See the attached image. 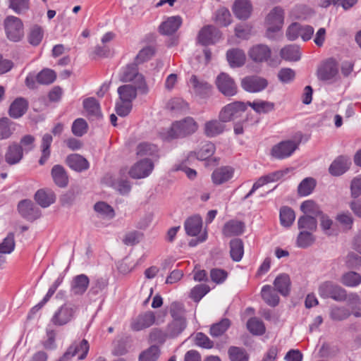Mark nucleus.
<instances>
[{
	"mask_svg": "<svg viewBox=\"0 0 361 361\" xmlns=\"http://www.w3.org/2000/svg\"><path fill=\"white\" fill-rule=\"evenodd\" d=\"M285 11L279 6L274 7L267 15L264 23L267 27L266 37L270 39H276L281 36V30L284 24Z\"/></svg>",
	"mask_w": 361,
	"mask_h": 361,
	"instance_id": "obj_1",
	"label": "nucleus"
},
{
	"mask_svg": "<svg viewBox=\"0 0 361 361\" xmlns=\"http://www.w3.org/2000/svg\"><path fill=\"white\" fill-rule=\"evenodd\" d=\"M137 63H133L126 66L123 71L121 80L124 82H134L141 94H145L149 92V87L144 76L138 71Z\"/></svg>",
	"mask_w": 361,
	"mask_h": 361,
	"instance_id": "obj_2",
	"label": "nucleus"
},
{
	"mask_svg": "<svg viewBox=\"0 0 361 361\" xmlns=\"http://www.w3.org/2000/svg\"><path fill=\"white\" fill-rule=\"evenodd\" d=\"M250 58L257 62L269 61L270 65L275 66L280 63L276 51L271 50L269 47H252L250 51Z\"/></svg>",
	"mask_w": 361,
	"mask_h": 361,
	"instance_id": "obj_3",
	"label": "nucleus"
},
{
	"mask_svg": "<svg viewBox=\"0 0 361 361\" xmlns=\"http://www.w3.org/2000/svg\"><path fill=\"white\" fill-rule=\"evenodd\" d=\"M314 34V28L308 25H301L299 23H291L286 30V37L290 41H294L300 37L303 42L309 41Z\"/></svg>",
	"mask_w": 361,
	"mask_h": 361,
	"instance_id": "obj_4",
	"label": "nucleus"
},
{
	"mask_svg": "<svg viewBox=\"0 0 361 361\" xmlns=\"http://www.w3.org/2000/svg\"><path fill=\"white\" fill-rule=\"evenodd\" d=\"M4 27L8 39L18 42L23 37V24L22 20L16 16H8L4 20Z\"/></svg>",
	"mask_w": 361,
	"mask_h": 361,
	"instance_id": "obj_5",
	"label": "nucleus"
},
{
	"mask_svg": "<svg viewBox=\"0 0 361 361\" xmlns=\"http://www.w3.org/2000/svg\"><path fill=\"white\" fill-rule=\"evenodd\" d=\"M78 307L75 305L66 302L61 306L51 318L52 323L56 326H63L73 317Z\"/></svg>",
	"mask_w": 361,
	"mask_h": 361,
	"instance_id": "obj_6",
	"label": "nucleus"
},
{
	"mask_svg": "<svg viewBox=\"0 0 361 361\" xmlns=\"http://www.w3.org/2000/svg\"><path fill=\"white\" fill-rule=\"evenodd\" d=\"M218 90L226 97H233L237 93V85L234 80L227 73H220L216 80Z\"/></svg>",
	"mask_w": 361,
	"mask_h": 361,
	"instance_id": "obj_7",
	"label": "nucleus"
},
{
	"mask_svg": "<svg viewBox=\"0 0 361 361\" xmlns=\"http://www.w3.org/2000/svg\"><path fill=\"white\" fill-rule=\"evenodd\" d=\"M247 108V103L236 101L224 106L219 112V118L222 122L231 121L239 113L244 112Z\"/></svg>",
	"mask_w": 361,
	"mask_h": 361,
	"instance_id": "obj_8",
	"label": "nucleus"
},
{
	"mask_svg": "<svg viewBox=\"0 0 361 361\" xmlns=\"http://www.w3.org/2000/svg\"><path fill=\"white\" fill-rule=\"evenodd\" d=\"M154 169V164L149 159H142L136 162L128 171L129 176L134 179L147 177Z\"/></svg>",
	"mask_w": 361,
	"mask_h": 361,
	"instance_id": "obj_9",
	"label": "nucleus"
},
{
	"mask_svg": "<svg viewBox=\"0 0 361 361\" xmlns=\"http://www.w3.org/2000/svg\"><path fill=\"white\" fill-rule=\"evenodd\" d=\"M240 84L244 90L254 93L264 90L268 85V82L265 78L250 75L243 78Z\"/></svg>",
	"mask_w": 361,
	"mask_h": 361,
	"instance_id": "obj_10",
	"label": "nucleus"
},
{
	"mask_svg": "<svg viewBox=\"0 0 361 361\" xmlns=\"http://www.w3.org/2000/svg\"><path fill=\"white\" fill-rule=\"evenodd\" d=\"M221 37V32L212 25L203 27L199 32L197 39L202 45H209L219 42Z\"/></svg>",
	"mask_w": 361,
	"mask_h": 361,
	"instance_id": "obj_11",
	"label": "nucleus"
},
{
	"mask_svg": "<svg viewBox=\"0 0 361 361\" xmlns=\"http://www.w3.org/2000/svg\"><path fill=\"white\" fill-rule=\"evenodd\" d=\"M297 147V143L293 141H283L273 147L271 155L276 159H282L290 156Z\"/></svg>",
	"mask_w": 361,
	"mask_h": 361,
	"instance_id": "obj_12",
	"label": "nucleus"
},
{
	"mask_svg": "<svg viewBox=\"0 0 361 361\" xmlns=\"http://www.w3.org/2000/svg\"><path fill=\"white\" fill-rule=\"evenodd\" d=\"M18 209L21 216L29 221H34L40 216V211L31 200H24L20 201L18 205Z\"/></svg>",
	"mask_w": 361,
	"mask_h": 361,
	"instance_id": "obj_13",
	"label": "nucleus"
},
{
	"mask_svg": "<svg viewBox=\"0 0 361 361\" xmlns=\"http://www.w3.org/2000/svg\"><path fill=\"white\" fill-rule=\"evenodd\" d=\"M232 11L237 18L247 20L252 14V4L250 0H235Z\"/></svg>",
	"mask_w": 361,
	"mask_h": 361,
	"instance_id": "obj_14",
	"label": "nucleus"
},
{
	"mask_svg": "<svg viewBox=\"0 0 361 361\" xmlns=\"http://www.w3.org/2000/svg\"><path fill=\"white\" fill-rule=\"evenodd\" d=\"M337 64L333 60H328L317 71V77L320 80L327 81L334 79L338 74Z\"/></svg>",
	"mask_w": 361,
	"mask_h": 361,
	"instance_id": "obj_15",
	"label": "nucleus"
},
{
	"mask_svg": "<svg viewBox=\"0 0 361 361\" xmlns=\"http://www.w3.org/2000/svg\"><path fill=\"white\" fill-rule=\"evenodd\" d=\"M89 351V344L87 340L83 339L79 345H73L69 347L59 361H67L71 357H73L78 353H82L79 356L80 360H83Z\"/></svg>",
	"mask_w": 361,
	"mask_h": 361,
	"instance_id": "obj_16",
	"label": "nucleus"
},
{
	"mask_svg": "<svg viewBox=\"0 0 361 361\" xmlns=\"http://www.w3.org/2000/svg\"><path fill=\"white\" fill-rule=\"evenodd\" d=\"M23 157V149L17 142H12L7 148L5 161L9 165L18 164Z\"/></svg>",
	"mask_w": 361,
	"mask_h": 361,
	"instance_id": "obj_17",
	"label": "nucleus"
},
{
	"mask_svg": "<svg viewBox=\"0 0 361 361\" xmlns=\"http://www.w3.org/2000/svg\"><path fill=\"white\" fill-rule=\"evenodd\" d=\"M155 322V315L152 312H147L139 315L131 324L134 331H141L151 326Z\"/></svg>",
	"mask_w": 361,
	"mask_h": 361,
	"instance_id": "obj_18",
	"label": "nucleus"
},
{
	"mask_svg": "<svg viewBox=\"0 0 361 361\" xmlns=\"http://www.w3.org/2000/svg\"><path fill=\"white\" fill-rule=\"evenodd\" d=\"M181 24L182 19L180 16H171L159 25V30L164 35H172L178 30Z\"/></svg>",
	"mask_w": 361,
	"mask_h": 361,
	"instance_id": "obj_19",
	"label": "nucleus"
},
{
	"mask_svg": "<svg viewBox=\"0 0 361 361\" xmlns=\"http://www.w3.org/2000/svg\"><path fill=\"white\" fill-rule=\"evenodd\" d=\"M27 108V101L23 97H18L11 104L8 114L13 118H18L25 114Z\"/></svg>",
	"mask_w": 361,
	"mask_h": 361,
	"instance_id": "obj_20",
	"label": "nucleus"
},
{
	"mask_svg": "<svg viewBox=\"0 0 361 361\" xmlns=\"http://www.w3.org/2000/svg\"><path fill=\"white\" fill-rule=\"evenodd\" d=\"M233 172L234 170L228 166L218 168L212 173V181L215 185L223 184L232 178Z\"/></svg>",
	"mask_w": 361,
	"mask_h": 361,
	"instance_id": "obj_21",
	"label": "nucleus"
},
{
	"mask_svg": "<svg viewBox=\"0 0 361 361\" xmlns=\"http://www.w3.org/2000/svg\"><path fill=\"white\" fill-rule=\"evenodd\" d=\"M227 60L232 68L240 67L244 65L246 56L244 52L238 48H233L227 51Z\"/></svg>",
	"mask_w": 361,
	"mask_h": 361,
	"instance_id": "obj_22",
	"label": "nucleus"
},
{
	"mask_svg": "<svg viewBox=\"0 0 361 361\" xmlns=\"http://www.w3.org/2000/svg\"><path fill=\"white\" fill-rule=\"evenodd\" d=\"M175 127L178 128L181 136H185L194 133L197 130L198 126L192 118L188 117L175 122Z\"/></svg>",
	"mask_w": 361,
	"mask_h": 361,
	"instance_id": "obj_23",
	"label": "nucleus"
},
{
	"mask_svg": "<svg viewBox=\"0 0 361 361\" xmlns=\"http://www.w3.org/2000/svg\"><path fill=\"white\" fill-rule=\"evenodd\" d=\"M66 161L70 168L76 171H82L88 169L89 167V163L87 160L78 154H73L69 155L67 157Z\"/></svg>",
	"mask_w": 361,
	"mask_h": 361,
	"instance_id": "obj_24",
	"label": "nucleus"
},
{
	"mask_svg": "<svg viewBox=\"0 0 361 361\" xmlns=\"http://www.w3.org/2000/svg\"><path fill=\"white\" fill-rule=\"evenodd\" d=\"M90 283L88 277L80 274L73 278L71 283V290L75 295H82L87 289Z\"/></svg>",
	"mask_w": 361,
	"mask_h": 361,
	"instance_id": "obj_25",
	"label": "nucleus"
},
{
	"mask_svg": "<svg viewBox=\"0 0 361 361\" xmlns=\"http://www.w3.org/2000/svg\"><path fill=\"white\" fill-rule=\"evenodd\" d=\"M225 126L222 121L216 119H213L206 122L204 125V133L209 137H215L220 135L224 132Z\"/></svg>",
	"mask_w": 361,
	"mask_h": 361,
	"instance_id": "obj_26",
	"label": "nucleus"
},
{
	"mask_svg": "<svg viewBox=\"0 0 361 361\" xmlns=\"http://www.w3.org/2000/svg\"><path fill=\"white\" fill-rule=\"evenodd\" d=\"M349 164V159L343 157H339L330 165L329 173L335 176H340L348 169Z\"/></svg>",
	"mask_w": 361,
	"mask_h": 361,
	"instance_id": "obj_27",
	"label": "nucleus"
},
{
	"mask_svg": "<svg viewBox=\"0 0 361 361\" xmlns=\"http://www.w3.org/2000/svg\"><path fill=\"white\" fill-rule=\"evenodd\" d=\"M85 114L90 117H99L101 116L100 105L94 97L84 99L82 102Z\"/></svg>",
	"mask_w": 361,
	"mask_h": 361,
	"instance_id": "obj_28",
	"label": "nucleus"
},
{
	"mask_svg": "<svg viewBox=\"0 0 361 361\" xmlns=\"http://www.w3.org/2000/svg\"><path fill=\"white\" fill-rule=\"evenodd\" d=\"M51 176L54 183L59 187H66L68 182L65 169L61 165H55L51 169Z\"/></svg>",
	"mask_w": 361,
	"mask_h": 361,
	"instance_id": "obj_29",
	"label": "nucleus"
},
{
	"mask_svg": "<svg viewBox=\"0 0 361 361\" xmlns=\"http://www.w3.org/2000/svg\"><path fill=\"white\" fill-rule=\"evenodd\" d=\"M137 86L131 85H123L118 88L119 99L123 102H131L137 96Z\"/></svg>",
	"mask_w": 361,
	"mask_h": 361,
	"instance_id": "obj_30",
	"label": "nucleus"
},
{
	"mask_svg": "<svg viewBox=\"0 0 361 361\" xmlns=\"http://www.w3.org/2000/svg\"><path fill=\"white\" fill-rule=\"evenodd\" d=\"M44 29L42 26L35 24L32 25L27 33V40L32 45H39L44 37Z\"/></svg>",
	"mask_w": 361,
	"mask_h": 361,
	"instance_id": "obj_31",
	"label": "nucleus"
},
{
	"mask_svg": "<svg viewBox=\"0 0 361 361\" xmlns=\"http://www.w3.org/2000/svg\"><path fill=\"white\" fill-rule=\"evenodd\" d=\"M202 219L200 216H195L189 218L185 223L186 233L191 236L197 235L202 229Z\"/></svg>",
	"mask_w": 361,
	"mask_h": 361,
	"instance_id": "obj_32",
	"label": "nucleus"
},
{
	"mask_svg": "<svg viewBox=\"0 0 361 361\" xmlns=\"http://www.w3.org/2000/svg\"><path fill=\"white\" fill-rule=\"evenodd\" d=\"M15 131L14 123L8 118H0V140L10 138Z\"/></svg>",
	"mask_w": 361,
	"mask_h": 361,
	"instance_id": "obj_33",
	"label": "nucleus"
},
{
	"mask_svg": "<svg viewBox=\"0 0 361 361\" xmlns=\"http://www.w3.org/2000/svg\"><path fill=\"white\" fill-rule=\"evenodd\" d=\"M244 228L243 222L230 221L224 225L223 233L226 236L238 235L243 232Z\"/></svg>",
	"mask_w": 361,
	"mask_h": 361,
	"instance_id": "obj_34",
	"label": "nucleus"
},
{
	"mask_svg": "<svg viewBox=\"0 0 361 361\" xmlns=\"http://www.w3.org/2000/svg\"><path fill=\"white\" fill-rule=\"evenodd\" d=\"M298 226L301 231L313 232L317 228V221L314 217L310 215H303L298 219Z\"/></svg>",
	"mask_w": 361,
	"mask_h": 361,
	"instance_id": "obj_35",
	"label": "nucleus"
},
{
	"mask_svg": "<svg viewBox=\"0 0 361 361\" xmlns=\"http://www.w3.org/2000/svg\"><path fill=\"white\" fill-rule=\"evenodd\" d=\"M276 289L283 295H288L290 292V281L286 274H281L276 278L274 282Z\"/></svg>",
	"mask_w": 361,
	"mask_h": 361,
	"instance_id": "obj_36",
	"label": "nucleus"
},
{
	"mask_svg": "<svg viewBox=\"0 0 361 361\" xmlns=\"http://www.w3.org/2000/svg\"><path fill=\"white\" fill-rule=\"evenodd\" d=\"M215 152V146L210 142L203 143L197 152H190L189 157L195 155L197 159L205 160L210 157Z\"/></svg>",
	"mask_w": 361,
	"mask_h": 361,
	"instance_id": "obj_37",
	"label": "nucleus"
},
{
	"mask_svg": "<svg viewBox=\"0 0 361 361\" xmlns=\"http://www.w3.org/2000/svg\"><path fill=\"white\" fill-rule=\"evenodd\" d=\"M35 197L37 202L42 207H47L55 201L54 194L44 190H39Z\"/></svg>",
	"mask_w": 361,
	"mask_h": 361,
	"instance_id": "obj_38",
	"label": "nucleus"
},
{
	"mask_svg": "<svg viewBox=\"0 0 361 361\" xmlns=\"http://www.w3.org/2000/svg\"><path fill=\"white\" fill-rule=\"evenodd\" d=\"M247 106H250L257 114H267L274 109V104L268 101L247 102Z\"/></svg>",
	"mask_w": 361,
	"mask_h": 361,
	"instance_id": "obj_39",
	"label": "nucleus"
},
{
	"mask_svg": "<svg viewBox=\"0 0 361 361\" xmlns=\"http://www.w3.org/2000/svg\"><path fill=\"white\" fill-rule=\"evenodd\" d=\"M231 247V257L233 260L239 262L243 255V243L240 239H233L230 243Z\"/></svg>",
	"mask_w": 361,
	"mask_h": 361,
	"instance_id": "obj_40",
	"label": "nucleus"
},
{
	"mask_svg": "<svg viewBox=\"0 0 361 361\" xmlns=\"http://www.w3.org/2000/svg\"><path fill=\"white\" fill-rule=\"evenodd\" d=\"M52 136L49 134H45L42 137V157L39 160V163L40 165L44 164L48 158L50 156V146L52 142Z\"/></svg>",
	"mask_w": 361,
	"mask_h": 361,
	"instance_id": "obj_41",
	"label": "nucleus"
},
{
	"mask_svg": "<svg viewBox=\"0 0 361 361\" xmlns=\"http://www.w3.org/2000/svg\"><path fill=\"white\" fill-rule=\"evenodd\" d=\"M52 136L49 134H45L42 137V157L39 160V163L40 165L44 164L48 158L50 156V146L52 142Z\"/></svg>",
	"mask_w": 361,
	"mask_h": 361,
	"instance_id": "obj_42",
	"label": "nucleus"
},
{
	"mask_svg": "<svg viewBox=\"0 0 361 361\" xmlns=\"http://www.w3.org/2000/svg\"><path fill=\"white\" fill-rule=\"evenodd\" d=\"M341 281L345 286H357L361 283V275L355 271H348L343 274Z\"/></svg>",
	"mask_w": 361,
	"mask_h": 361,
	"instance_id": "obj_43",
	"label": "nucleus"
},
{
	"mask_svg": "<svg viewBox=\"0 0 361 361\" xmlns=\"http://www.w3.org/2000/svg\"><path fill=\"white\" fill-rule=\"evenodd\" d=\"M261 295L269 305L275 307L279 304V298L277 294L274 293L270 286H264L262 289Z\"/></svg>",
	"mask_w": 361,
	"mask_h": 361,
	"instance_id": "obj_44",
	"label": "nucleus"
},
{
	"mask_svg": "<svg viewBox=\"0 0 361 361\" xmlns=\"http://www.w3.org/2000/svg\"><path fill=\"white\" fill-rule=\"evenodd\" d=\"M315 241V238L312 232L301 231L298 237L296 243L299 247L306 248L311 246Z\"/></svg>",
	"mask_w": 361,
	"mask_h": 361,
	"instance_id": "obj_45",
	"label": "nucleus"
},
{
	"mask_svg": "<svg viewBox=\"0 0 361 361\" xmlns=\"http://www.w3.org/2000/svg\"><path fill=\"white\" fill-rule=\"evenodd\" d=\"M160 355V350L156 345H152L139 355V361H157Z\"/></svg>",
	"mask_w": 361,
	"mask_h": 361,
	"instance_id": "obj_46",
	"label": "nucleus"
},
{
	"mask_svg": "<svg viewBox=\"0 0 361 361\" xmlns=\"http://www.w3.org/2000/svg\"><path fill=\"white\" fill-rule=\"evenodd\" d=\"M215 22L221 26H228L231 23V15L226 8H220L216 11Z\"/></svg>",
	"mask_w": 361,
	"mask_h": 361,
	"instance_id": "obj_47",
	"label": "nucleus"
},
{
	"mask_svg": "<svg viewBox=\"0 0 361 361\" xmlns=\"http://www.w3.org/2000/svg\"><path fill=\"white\" fill-rule=\"evenodd\" d=\"M56 78V73L51 69L45 68L40 71L37 77V81L42 85H49Z\"/></svg>",
	"mask_w": 361,
	"mask_h": 361,
	"instance_id": "obj_48",
	"label": "nucleus"
},
{
	"mask_svg": "<svg viewBox=\"0 0 361 361\" xmlns=\"http://www.w3.org/2000/svg\"><path fill=\"white\" fill-rule=\"evenodd\" d=\"M295 218L294 211L287 207H283L280 210L281 224L286 227L290 226Z\"/></svg>",
	"mask_w": 361,
	"mask_h": 361,
	"instance_id": "obj_49",
	"label": "nucleus"
},
{
	"mask_svg": "<svg viewBox=\"0 0 361 361\" xmlns=\"http://www.w3.org/2000/svg\"><path fill=\"white\" fill-rule=\"evenodd\" d=\"M247 327L250 332L254 335H262L265 332V326L263 322L255 317L247 321Z\"/></svg>",
	"mask_w": 361,
	"mask_h": 361,
	"instance_id": "obj_50",
	"label": "nucleus"
},
{
	"mask_svg": "<svg viewBox=\"0 0 361 361\" xmlns=\"http://www.w3.org/2000/svg\"><path fill=\"white\" fill-rule=\"evenodd\" d=\"M155 53L154 47H144L136 56L135 61L137 64L145 63L152 59Z\"/></svg>",
	"mask_w": 361,
	"mask_h": 361,
	"instance_id": "obj_51",
	"label": "nucleus"
},
{
	"mask_svg": "<svg viewBox=\"0 0 361 361\" xmlns=\"http://www.w3.org/2000/svg\"><path fill=\"white\" fill-rule=\"evenodd\" d=\"M280 56L287 61H297L300 59V54L295 47H284L280 51Z\"/></svg>",
	"mask_w": 361,
	"mask_h": 361,
	"instance_id": "obj_52",
	"label": "nucleus"
},
{
	"mask_svg": "<svg viewBox=\"0 0 361 361\" xmlns=\"http://www.w3.org/2000/svg\"><path fill=\"white\" fill-rule=\"evenodd\" d=\"M185 327L186 322L184 317L173 319V321L169 326L171 336H176L180 334Z\"/></svg>",
	"mask_w": 361,
	"mask_h": 361,
	"instance_id": "obj_53",
	"label": "nucleus"
},
{
	"mask_svg": "<svg viewBox=\"0 0 361 361\" xmlns=\"http://www.w3.org/2000/svg\"><path fill=\"white\" fill-rule=\"evenodd\" d=\"M315 187V180L311 178L304 179L299 185L298 190L301 196L310 195Z\"/></svg>",
	"mask_w": 361,
	"mask_h": 361,
	"instance_id": "obj_54",
	"label": "nucleus"
},
{
	"mask_svg": "<svg viewBox=\"0 0 361 361\" xmlns=\"http://www.w3.org/2000/svg\"><path fill=\"white\" fill-rule=\"evenodd\" d=\"M190 82L195 90L196 94L202 95L206 94L210 90V85L204 81H200L195 75L191 76Z\"/></svg>",
	"mask_w": 361,
	"mask_h": 361,
	"instance_id": "obj_55",
	"label": "nucleus"
},
{
	"mask_svg": "<svg viewBox=\"0 0 361 361\" xmlns=\"http://www.w3.org/2000/svg\"><path fill=\"white\" fill-rule=\"evenodd\" d=\"M94 210L104 217L112 219L115 216L114 209L104 202H99L94 204Z\"/></svg>",
	"mask_w": 361,
	"mask_h": 361,
	"instance_id": "obj_56",
	"label": "nucleus"
},
{
	"mask_svg": "<svg viewBox=\"0 0 361 361\" xmlns=\"http://www.w3.org/2000/svg\"><path fill=\"white\" fill-rule=\"evenodd\" d=\"M88 125L83 118H77L72 125V133L78 137H81L87 131Z\"/></svg>",
	"mask_w": 361,
	"mask_h": 361,
	"instance_id": "obj_57",
	"label": "nucleus"
},
{
	"mask_svg": "<svg viewBox=\"0 0 361 361\" xmlns=\"http://www.w3.org/2000/svg\"><path fill=\"white\" fill-rule=\"evenodd\" d=\"M9 7L16 13L22 14L30 8V0H9Z\"/></svg>",
	"mask_w": 361,
	"mask_h": 361,
	"instance_id": "obj_58",
	"label": "nucleus"
},
{
	"mask_svg": "<svg viewBox=\"0 0 361 361\" xmlns=\"http://www.w3.org/2000/svg\"><path fill=\"white\" fill-rule=\"evenodd\" d=\"M228 355L231 361H247L248 357L244 349L232 346L228 349Z\"/></svg>",
	"mask_w": 361,
	"mask_h": 361,
	"instance_id": "obj_59",
	"label": "nucleus"
},
{
	"mask_svg": "<svg viewBox=\"0 0 361 361\" xmlns=\"http://www.w3.org/2000/svg\"><path fill=\"white\" fill-rule=\"evenodd\" d=\"M210 288L206 284H200L195 286L190 291V298L195 302L200 301L204 296Z\"/></svg>",
	"mask_w": 361,
	"mask_h": 361,
	"instance_id": "obj_60",
	"label": "nucleus"
},
{
	"mask_svg": "<svg viewBox=\"0 0 361 361\" xmlns=\"http://www.w3.org/2000/svg\"><path fill=\"white\" fill-rule=\"evenodd\" d=\"M300 209L304 214L307 215H317L321 214L319 207L312 200H307L303 202L300 205Z\"/></svg>",
	"mask_w": 361,
	"mask_h": 361,
	"instance_id": "obj_61",
	"label": "nucleus"
},
{
	"mask_svg": "<svg viewBox=\"0 0 361 361\" xmlns=\"http://www.w3.org/2000/svg\"><path fill=\"white\" fill-rule=\"evenodd\" d=\"M230 326V321L228 319H224L220 322L212 326L210 334L213 336H219L222 335Z\"/></svg>",
	"mask_w": 361,
	"mask_h": 361,
	"instance_id": "obj_62",
	"label": "nucleus"
},
{
	"mask_svg": "<svg viewBox=\"0 0 361 361\" xmlns=\"http://www.w3.org/2000/svg\"><path fill=\"white\" fill-rule=\"evenodd\" d=\"M157 150V148L156 145L147 142H142L137 145L136 153L137 155L140 157L150 156L154 154Z\"/></svg>",
	"mask_w": 361,
	"mask_h": 361,
	"instance_id": "obj_63",
	"label": "nucleus"
},
{
	"mask_svg": "<svg viewBox=\"0 0 361 361\" xmlns=\"http://www.w3.org/2000/svg\"><path fill=\"white\" fill-rule=\"evenodd\" d=\"M88 54L94 59L106 57L111 54L108 47H90Z\"/></svg>",
	"mask_w": 361,
	"mask_h": 361,
	"instance_id": "obj_64",
	"label": "nucleus"
}]
</instances>
